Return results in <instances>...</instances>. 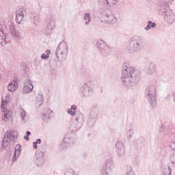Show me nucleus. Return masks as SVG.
<instances>
[{"label":"nucleus","instance_id":"47","mask_svg":"<svg viewBox=\"0 0 175 175\" xmlns=\"http://www.w3.org/2000/svg\"><path fill=\"white\" fill-rule=\"evenodd\" d=\"M23 138L25 139V140H27V141L29 140V135H25L23 137Z\"/></svg>","mask_w":175,"mask_h":175},{"label":"nucleus","instance_id":"36","mask_svg":"<svg viewBox=\"0 0 175 175\" xmlns=\"http://www.w3.org/2000/svg\"><path fill=\"white\" fill-rule=\"evenodd\" d=\"M20 117L21 118V120L23 124H25V122L27 121V112H25L24 109H22V111L20 113Z\"/></svg>","mask_w":175,"mask_h":175},{"label":"nucleus","instance_id":"7","mask_svg":"<svg viewBox=\"0 0 175 175\" xmlns=\"http://www.w3.org/2000/svg\"><path fill=\"white\" fill-rule=\"evenodd\" d=\"M94 87H95V83L92 81H87L81 85L80 92L83 98H90L93 95Z\"/></svg>","mask_w":175,"mask_h":175},{"label":"nucleus","instance_id":"35","mask_svg":"<svg viewBox=\"0 0 175 175\" xmlns=\"http://www.w3.org/2000/svg\"><path fill=\"white\" fill-rule=\"evenodd\" d=\"M1 31H8V27L6 26V23L3 20L0 19V32Z\"/></svg>","mask_w":175,"mask_h":175},{"label":"nucleus","instance_id":"28","mask_svg":"<svg viewBox=\"0 0 175 175\" xmlns=\"http://www.w3.org/2000/svg\"><path fill=\"white\" fill-rule=\"evenodd\" d=\"M83 21L85 25H90L91 21H92V18L91 17V14L87 12L83 15Z\"/></svg>","mask_w":175,"mask_h":175},{"label":"nucleus","instance_id":"32","mask_svg":"<svg viewBox=\"0 0 175 175\" xmlns=\"http://www.w3.org/2000/svg\"><path fill=\"white\" fill-rule=\"evenodd\" d=\"M144 140V139H143V137H139V138L135 139L133 142V146H135V147H140V146H142V144H143Z\"/></svg>","mask_w":175,"mask_h":175},{"label":"nucleus","instance_id":"13","mask_svg":"<svg viewBox=\"0 0 175 175\" xmlns=\"http://www.w3.org/2000/svg\"><path fill=\"white\" fill-rule=\"evenodd\" d=\"M75 143H76V138L73 137L72 134L67 133L64 136L63 142L60 144V148L62 150H66V148L72 147Z\"/></svg>","mask_w":175,"mask_h":175},{"label":"nucleus","instance_id":"34","mask_svg":"<svg viewBox=\"0 0 175 175\" xmlns=\"http://www.w3.org/2000/svg\"><path fill=\"white\" fill-rule=\"evenodd\" d=\"M172 174V168L170 167H165L163 169L161 175H170Z\"/></svg>","mask_w":175,"mask_h":175},{"label":"nucleus","instance_id":"41","mask_svg":"<svg viewBox=\"0 0 175 175\" xmlns=\"http://www.w3.org/2000/svg\"><path fill=\"white\" fill-rule=\"evenodd\" d=\"M67 113L68 114H70V116H75V117H76V115L79 114L76 113V112L75 111H72V109H71L70 108L67 109Z\"/></svg>","mask_w":175,"mask_h":175},{"label":"nucleus","instance_id":"20","mask_svg":"<svg viewBox=\"0 0 175 175\" xmlns=\"http://www.w3.org/2000/svg\"><path fill=\"white\" fill-rule=\"evenodd\" d=\"M5 105H6V100L5 101L3 99H2L1 109V111L4 113V114L2 116V120L3 121H8V120L10 118V116H12V112L5 108Z\"/></svg>","mask_w":175,"mask_h":175},{"label":"nucleus","instance_id":"23","mask_svg":"<svg viewBox=\"0 0 175 175\" xmlns=\"http://www.w3.org/2000/svg\"><path fill=\"white\" fill-rule=\"evenodd\" d=\"M18 88V79L14 78L13 81L8 85V90L10 92H14Z\"/></svg>","mask_w":175,"mask_h":175},{"label":"nucleus","instance_id":"25","mask_svg":"<svg viewBox=\"0 0 175 175\" xmlns=\"http://www.w3.org/2000/svg\"><path fill=\"white\" fill-rule=\"evenodd\" d=\"M20 155H21V144H18L15 146L12 162H16V161L18 159V157H20Z\"/></svg>","mask_w":175,"mask_h":175},{"label":"nucleus","instance_id":"2","mask_svg":"<svg viewBox=\"0 0 175 175\" xmlns=\"http://www.w3.org/2000/svg\"><path fill=\"white\" fill-rule=\"evenodd\" d=\"M144 47V39L140 36H134L128 40L126 50L130 54L139 53Z\"/></svg>","mask_w":175,"mask_h":175},{"label":"nucleus","instance_id":"44","mask_svg":"<svg viewBox=\"0 0 175 175\" xmlns=\"http://www.w3.org/2000/svg\"><path fill=\"white\" fill-rule=\"evenodd\" d=\"M46 114H49V116H51V114L53 113V111H51V109H48L46 111Z\"/></svg>","mask_w":175,"mask_h":175},{"label":"nucleus","instance_id":"6","mask_svg":"<svg viewBox=\"0 0 175 175\" xmlns=\"http://www.w3.org/2000/svg\"><path fill=\"white\" fill-rule=\"evenodd\" d=\"M68 43L65 41H62L58 45L55 52V55L58 61L62 62V61H65L66 59L68 57Z\"/></svg>","mask_w":175,"mask_h":175},{"label":"nucleus","instance_id":"10","mask_svg":"<svg viewBox=\"0 0 175 175\" xmlns=\"http://www.w3.org/2000/svg\"><path fill=\"white\" fill-rule=\"evenodd\" d=\"M54 28H55V18L53 15H47L45 20L44 33L46 36L51 35Z\"/></svg>","mask_w":175,"mask_h":175},{"label":"nucleus","instance_id":"26","mask_svg":"<svg viewBox=\"0 0 175 175\" xmlns=\"http://www.w3.org/2000/svg\"><path fill=\"white\" fill-rule=\"evenodd\" d=\"M170 147L172 150H175V137L171 141ZM170 161L172 165H175V152H173L170 154Z\"/></svg>","mask_w":175,"mask_h":175},{"label":"nucleus","instance_id":"15","mask_svg":"<svg viewBox=\"0 0 175 175\" xmlns=\"http://www.w3.org/2000/svg\"><path fill=\"white\" fill-rule=\"evenodd\" d=\"M29 10L28 8H21L16 11V21L17 24H21L25 17H28Z\"/></svg>","mask_w":175,"mask_h":175},{"label":"nucleus","instance_id":"12","mask_svg":"<svg viewBox=\"0 0 175 175\" xmlns=\"http://www.w3.org/2000/svg\"><path fill=\"white\" fill-rule=\"evenodd\" d=\"M113 169H114V161L109 159L103 164L100 169V175H110Z\"/></svg>","mask_w":175,"mask_h":175},{"label":"nucleus","instance_id":"19","mask_svg":"<svg viewBox=\"0 0 175 175\" xmlns=\"http://www.w3.org/2000/svg\"><path fill=\"white\" fill-rule=\"evenodd\" d=\"M116 152L118 158H123L125 155V147L122 142H118L116 144Z\"/></svg>","mask_w":175,"mask_h":175},{"label":"nucleus","instance_id":"48","mask_svg":"<svg viewBox=\"0 0 175 175\" xmlns=\"http://www.w3.org/2000/svg\"><path fill=\"white\" fill-rule=\"evenodd\" d=\"M26 136H31V131H27Z\"/></svg>","mask_w":175,"mask_h":175},{"label":"nucleus","instance_id":"3","mask_svg":"<svg viewBox=\"0 0 175 175\" xmlns=\"http://www.w3.org/2000/svg\"><path fill=\"white\" fill-rule=\"evenodd\" d=\"M145 96L150 107H157V87L154 84H149L145 88Z\"/></svg>","mask_w":175,"mask_h":175},{"label":"nucleus","instance_id":"39","mask_svg":"<svg viewBox=\"0 0 175 175\" xmlns=\"http://www.w3.org/2000/svg\"><path fill=\"white\" fill-rule=\"evenodd\" d=\"M76 172H75V171H73V170L72 169H67L65 172V175H74L75 174Z\"/></svg>","mask_w":175,"mask_h":175},{"label":"nucleus","instance_id":"4","mask_svg":"<svg viewBox=\"0 0 175 175\" xmlns=\"http://www.w3.org/2000/svg\"><path fill=\"white\" fill-rule=\"evenodd\" d=\"M99 13H100L103 17H104L105 21L107 24H109V25H114V24H117L118 18L114 12L105 8H100Z\"/></svg>","mask_w":175,"mask_h":175},{"label":"nucleus","instance_id":"14","mask_svg":"<svg viewBox=\"0 0 175 175\" xmlns=\"http://www.w3.org/2000/svg\"><path fill=\"white\" fill-rule=\"evenodd\" d=\"M155 10L159 14H164L166 13L168 10H170V7H169V4L167 1H165L164 0H160L157 1L155 4Z\"/></svg>","mask_w":175,"mask_h":175},{"label":"nucleus","instance_id":"51","mask_svg":"<svg viewBox=\"0 0 175 175\" xmlns=\"http://www.w3.org/2000/svg\"><path fill=\"white\" fill-rule=\"evenodd\" d=\"M0 79H1V75H0Z\"/></svg>","mask_w":175,"mask_h":175},{"label":"nucleus","instance_id":"18","mask_svg":"<svg viewBox=\"0 0 175 175\" xmlns=\"http://www.w3.org/2000/svg\"><path fill=\"white\" fill-rule=\"evenodd\" d=\"M23 84L24 85L22 89L23 94H29V92H32L33 90V85H32V81L31 79H26Z\"/></svg>","mask_w":175,"mask_h":175},{"label":"nucleus","instance_id":"33","mask_svg":"<svg viewBox=\"0 0 175 175\" xmlns=\"http://www.w3.org/2000/svg\"><path fill=\"white\" fill-rule=\"evenodd\" d=\"M46 54L43 53L41 55V59H49L50 58V55L51 54V51L50 49H47L45 51Z\"/></svg>","mask_w":175,"mask_h":175},{"label":"nucleus","instance_id":"49","mask_svg":"<svg viewBox=\"0 0 175 175\" xmlns=\"http://www.w3.org/2000/svg\"><path fill=\"white\" fill-rule=\"evenodd\" d=\"M167 98H170V96H167Z\"/></svg>","mask_w":175,"mask_h":175},{"label":"nucleus","instance_id":"45","mask_svg":"<svg viewBox=\"0 0 175 175\" xmlns=\"http://www.w3.org/2000/svg\"><path fill=\"white\" fill-rule=\"evenodd\" d=\"M33 148H34V150H37L38 149V144L36 142H33Z\"/></svg>","mask_w":175,"mask_h":175},{"label":"nucleus","instance_id":"46","mask_svg":"<svg viewBox=\"0 0 175 175\" xmlns=\"http://www.w3.org/2000/svg\"><path fill=\"white\" fill-rule=\"evenodd\" d=\"M37 144H40V143H42V139H40V138L37 139L36 142Z\"/></svg>","mask_w":175,"mask_h":175},{"label":"nucleus","instance_id":"29","mask_svg":"<svg viewBox=\"0 0 175 175\" xmlns=\"http://www.w3.org/2000/svg\"><path fill=\"white\" fill-rule=\"evenodd\" d=\"M99 2H102L104 5H107V6L111 7L114 6L118 0H98Z\"/></svg>","mask_w":175,"mask_h":175},{"label":"nucleus","instance_id":"43","mask_svg":"<svg viewBox=\"0 0 175 175\" xmlns=\"http://www.w3.org/2000/svg\"><path fill=\"white\" fill-rule=\"evenodd\" d=\"M71 110H73L74 111H76L77 110V107L75 105H72L70 108Z\"/></svg>","mask_w":175,"mask_h":175},{"label":"nucleus","instance_id":"21","mask_svg":"<svg viewBox=\"0 0 175 175\" xmlns=\"http://www.w3.org/2000/svg\"><path fill=\"white\" fill-rule=\"evenodd\" d=\"M35 162L38 167H42V166H43V163H44V154L43 152L41 151L36 152Z\"/></svg>","mask_w":175,"mask_h":175},{"label":"nucleus","instance_id":"42","mask_svg":"<svg viewBox=\"0 0 175 175\" xmlns=\"http://www.w3.org/2000/svg\"><path fill=\"white\" fill-rule=\"evenodd\" d=\"M51 116L49 115V113H44L42 115V118L44 120V121H47L48 120H50Z\"/></svg>","mask_w":175,"mask_h":175},{"label":"nucleus","instance_id":"50","mask_svg":"<svg viewBox=\"0 0 175 175\" xmlns=\"http://www.w3.org/2000/svg\"><path fill=\"white\" fill-rule=\"evenodd\" d=\"M74 175H77V174L75 173Z\"/></svg>","mask_w":175,"mask_h":175},{"label":"nucleus","instance_id":"5","mask_svg":"<svg viewBox=\"0 0 175 175\" xmlns=\"http://www.w3.org/2000/svg\"><path fill=\"white\" fill-rule=\"evenodd\" d=\"M18 132L16 130H8L5 134L2 141V146L4 148L8 147L10 142L16 143Z\"/></svg>","mask_w":175,"mask_h":175},{"label":"nucleus","instance_id":"16","mask_svg":"<svg viewBox=\"0 0 175 175\" xmlns=\"http://www.w3.org/2000/svg\"><path fill=\"white\" fill-rule=\"evenodd\" d=\"M145 72L148 76H152L157 72V64L152 61H150L145 66Z\"/></svg>","mask_w":175,"mask_h":175},{"label":"nucleus","instance_id":"27","mask_svg":"<svg viewBox=\"0 0 175 175\" xmlns=\"http://www.w3.org/2000/svg\"><path fill=\"white\" fill-rule=\"evenodd\" d=\"M30 21L33 25L38 27L40 24V16L39 15H32L30 16Z\"/></svg>","mask_w":175,"mask_h":175},{"label":"nucleus","instance_id":"17","mask_svg":"<svg viewBox=\"0 0 175 175\" xmlns=\"http://www.w3.org/2000/svg\"><path fill=\"white\" fill-rule=\"evenodd\" d=\"M162 16H163L164 21L169 24V25H172L175 21V14L172 10L167 11Z\"/></svg>","mask_w":175,"mask_h":175},{"label":"nucleus","instance_id":"37","mask_svg":"<svg viewBox=\"0 0 175 175\" xmlns=\"http://www.w3.org/2000/svg\"><path fill=\"white\" fill-rule=\"evenodd\" d=\"M132 136H133V129H130L127 132V137L129 140H131V139H132Z\"/></svg>","mask_w":175,"mask_h":175},{"label":"nucleus","instance_id":"38","mask_svg":"<svg viewBox=\"0 0 175 175\" xmlns=\"http://www.w3.org/2000/svg\"><path fill=\"white\" fill-rule=\"evenodd\" d=\"M126 175H135V172L133 170L131 167H127V170L126 172Z\"/></svg>","mask_w":175,"mask_h":175},{"label":"nucleus","instance_id":"11","mask_svg":"<svg viewBox=\"0 0 175 175\" xmlns=\"http://www.w3.org/2000/svg\"><path fill=\"white\" fill-rule=\"evenodd\" d=\"M96 44L98 49L102 55L103 57H107V55H110V53H111V49L110 46L106 44V42L102 39H99L96 42Z\"/></svg>","mask_w":175,"mask_h":175},{"label":"nucleus","instance_id":"24","mask_svg":"<svg viewBox=\"0 0 175 175\" xmlns=\"http://www.w3.org/2000/svg\"><path fill=\"white\" fill-rule=\"evenodd\" d=\"M6 32H8V31H0V44L1 46H5L6 43L10 42V40H9V39H8V38L6 37V35H8Z\"/></svg>","mask_w":175,"mask_h":175},{"label":"nucleus","instance_id":"30","mask_svg":"<svg viewBox=\"0 0 175 175\" xmlns=\"http://www.w3.org/2000/svg\"><path fill=\"white\" fill-rule=\"evenodd\" d=\"M157 27V23H153L151 21H148L147 22V25L146 27L144 28L145 31H150V29H152L154 28Z\"/></svg>","mask_w":175,"mask_h":175},{"label":"nucleus","instance_id":"8","mask_svg":"<svg viewBox=\"0 0 175 175\" xmlns=\"http://www.w3.org/2000/svg\"><path fill=\"white\" fill-rule=\"evenodd\" d=\"M98 117H99V107L94 105L92 107L88 115V126L89 128H92L95 125V122L98 121Z\"/></svg>","mask_w":175,"mask_h":175},{"label":"nucleus","instance_id":"22","mask_svg":"<svg viewBox=\"0 0 175 175\" xmlns=\"http://www.w3.org/2000/svg\"><path fill=\"white\" fill-rule=\"evenodd\" d=\"M9 29H10L13 38H14V39H16L17 40H18L19 39H21V38H23L21 33H20V31H17V29H16V26H14V24L10 23L9 25Z\"/></svg>","mask_w":175,"mask_h":175},{"label":"nucleus","instance_id":"9","mask_svg":"<svg viewBox=\"0 0 175 175\" xmlns=\"http://www.w3.org/2000/svg\"><path fill=\"white\" fill-rule=\"evenodd\" d=\"M84 124V116L81 113H79L74 116V120L70 126V129L72 132H77L81 129Z\"/></svg>","mask_w":175,"mask_h":175},{"label":"nucleus","instance_id":"40","mask_svg":"<svg viewBox=\"0 0 175 175\" xmlns=\"http://www.w3.org/2000/svg\"><path fill=\"white\" fill-rule=\"evenodd\" d=\"M159 133H163L164 135H166V128L164 125L161 126V127L159 129Z\"/></svg>","mask_w":175,"mask_h":175},{"label":"nucleus","instance_id":"31","mask_svg":"<svg viewBox=\"0 0 175 175\" xmlns=\"http://www.w3.org/2000/svg\"><path fill=\"white\" fill-rule=\"evenodd\" d=\"M43 104V95L39 94L36 98V107H40Z\"/></svg>","mask_w":175,"mask_h":175},{"label":"nucleus","instance_id":"1","mask_svg":"<svg viewBox=\"0 0 175 175\" xmlns=\"http://www.w3.org/2000/svg\"><path fill=\"white\" fill-rule=\"evenodd\" d=\"M142 79V72L129 62L122 65V76L120 81L124 88L136 87Z\"/></svg>","mask_w":175,"mask_h":175}]
</instances>
